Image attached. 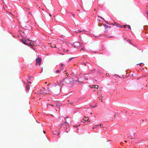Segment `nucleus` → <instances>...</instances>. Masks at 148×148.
<instances>
[{"instance_id": "f257e3e1", "label": "nucleus", "mask_w": 148, "mask_h": 148, "mask_svg": "<svg viewBox=\"0 0 148 148\" xmlns=\"http://www.w3.org/2000/svg\"><path fill=\"white\" fill-rule=\"evenodd\" d=\"M62 82H60L59 83V85L58 86L57 85H55V87L54 89H53L52 92H53L54 95H58L60 93V84Z\"/></svg>"}, {"instance_id": "f03ea898", "label": "nucleus", "mask_w": 148, "mask_h": 148, "mask_svg": "<svg viewBox=\"0 0 148 148\" xmlns=\"http://www.w3.org/2000/svg\"><path fill=\"white\" fill-rule=\"evenodd\" d=\"M53 89V86L52 85L47 86V94L52 95Z\"/></svg>"}, {"instance_id": "7ed1b4c3", "label": "nucleus", "mask_w": 148, "mask_h": 148, "mask_svg": "<svg viewBox=\"0 0 148 148\" xmlns=\"http://www.w3.org/2000/svg\"><path fill=\"white\" fill-rule=\"evenodd\" d=\"M82 43H80L79 42H76L73 43V46L75 48L79 47L82 46Z\"/></svg>"}, {"instance_id": "20e7f679", "label": "nucleus", "mask_w": 148, "mask_h": 148, "mask_svg": "<svg viewBox=\"0 0 148 148\" xmlns=\"http://www.w3.org/2000/svg\"><path fill=\"white\" fill-rule=\"evenodd\" d=\"M87 74H85L83 75L82 76L80 77H79L78 78V79H79V80H82V78H84V79H86L87 80L88 79L87 78Z\"/></svg>"}, {"instance_id": "39448f33", "label": "nucleus", "mask_w": 148, "mask_h": 148, "mask_svg": "<svg viewBox=\"0 0 148 148\" xmlns=\"http://www.w3.org/2000/svg\"><path fill=\"white\" fill-rule=\"evenodd\" d=\"M41 62V59L40 58H38L36 59V65H40Z\"/></svg>"}, {"instance_id": "423d86ee", "label": "nucleus", "mask_w": 148, "mask_h": 148, "mask_svg": "<svg viewBox=\"0 0 148 148\" xmlns=\"http://www.w3.org/2000/svg\"><path fill=\"white\" fill-rule=\"evenodd\" d=\"M114 23H112L111 24L112 25H116V26L119 27L121 28H122L123 27V25H120L119 24L117 23H116L114 21Z\"/></svg>"}, {"instance_id": "0eeeda50", "label": "nucleus", "mask_w": 148, "mask_h": 148, "mask_svg": "<svg viewBox=\"0 0 148 148\" xmlns=\"http://www.w3.org/2000/svg\"><path fill=\"white\" fill-rule=\"evenodd\" d=\"M73 81V78H70L69 79L67 80L66 82L67 84H72V81Z\"/></svg>"}, {"instance_id": "6e6552de", "label": "nucleus", "mask_w": 148, "mask_h": 148, "mask_svg": "<svg viewBox=\"0 0 148 148\" xmlns=\"http://www.w3.org/2000/svg\"><path fill=\"white\" fill-rule=\"evenodd\" d=\"M79 79L78 80H74L73 79V81H72V84H74L75 83L77 82H81L82 83H83V82H81L80 81H79Z\"/></svg>"}, {"instance_id": "1a4fd4ad", "label": "nucleus", "mask_w": 148, "mask_h": 148, "mask_svg": "<svg viewBox=\"0 0 148 148\" xmlns=\"http://www.w3.org/2000/svg\"><path fill=\"white\" fill-rule=\"evenodd\" d=\"M22 41V42L25 44V45H28L29 44V43H27L26 42L27 41V40H25L24 39H22L21 40Z\"/></svg>"}, {"instance_id": "9d476101", "label": "nucleus", "mask_w": 148, "mask_h": 148, "mask_svg": "<svg viewBox=\"0 0 148 148\" xmlns=\"http://www.w3.org/2000/svg\"><path fill=\"white\" fill-rule=\"evenodd\" d=\"M99 86L97 85H93L92 86H91V88H98Z\"/></svg>"}, {"instance_id": "9b49d317", "label": "nucleus", "mask_w": 148, "mask_h": 148, "mask_svg": "<svg viewBox=\"0 0 148 148\" xmlns=\"http://www.w3.org/2000/svg\"><path fill=\"white\" fill-rule=\"evenodd\" d=\"M29 44L28 45V46H33L34 45V43H33V42H31L29 43Z\"/></svg>"}, {"instance_id": "f8f14e48", "label": "nucleus", "mask_w": 148, "mask_h": 148, "mask_svg": "<svg viewBox=\"0 0 148 148\" xmlns=\"http://www.w3.org/2000/svg\"><path fill=\"white\" fill-rule=\"evenodd\" d=\"M30 87L29 85V84H27L26 87V90H29V89Z\"/></svg>"}, {"instance_id": "ddd939ff", "label": "nucleus", "mask_w": 148, "mask_h": 148, "mask_svg": "<svg viewBox=\"0 0 148 148\" xmlns=\"http://www.w3.org/2000/svg\"><path fill=\"white\" fill-rule=\"evenodd\" d=\"M86 121V119H85V118H84V116L83 119L81 120V121L83 122H85Z\"/></svg>"}, {"instance_id": "4468645a", "label": "nucleus", "mask_w": 148, "mask_h": 148, "mask_svg": "<svg viewBox=\"0 0 148 148\" xmlns=\"http://www.w3.org/2000/svg\"><path fill=\"white\" fill-rule=\"evenodd\" d=\"M78 32H77L76 31H75V32L76 33H77L78 32H85V30H83L82 31L78 30Z\"/></svg>"}, {"instance_id": "2eb2a0df", "label": "nucleus", "mask_w": 148, "mask_h": 148, "mask_svg": "<svg viewBox=\"0 0 148 148\" xmlns=\"http://www.w3.org/2000/svg\"><path fill=\"white\" fill-rule=\"evenodd\" d=\"M50 45H51L50 46L51 47H52V48L56 47V45H55L53 44H50Z\"/></svg>"}, {"instance_id": "dca6fc26", "label": "nucleus", "mask_w": 148, "mask_h": 148, "mask_svg": "<svg viewBox=\"0 0 148 148\" xmlns=\"http://www.w3.org/2000/svg\"><path fill=\"white\" fill-rule=\"evenodd\" d=\"M84 118H85V119H86V121L88 122H90V121L89 120L88 118V117H86L85 116H84Z\"/></svg>"}, {"instance_id": "f3484780", "label": "nucleus", "mask_w": 148, "mask_h": 148, "mask_svg": "<svg viewBox=\"0 0 148 148\" xmlns=\"http://www.w3.org/2000/svg\"><path fill=\"white\" fill-rule=\"evenodd\" d=\"M101 97V102H103V99L102 98L103 97L101 96L100 97H99V99H100Z\"/></svg>"}, {"instance_id": "a211bd4d", "label": "nucleus", "mask_w": 148, "mask_h": 148, "mask_svg": "<svg viewBox=\"0 0 148 148\" xmlns=\"http://www.w3.org/2000/svg\"><path fill=\"white\" fill-rule=\"evenodd\" d=\"M105 28L106 29L107 28H111V27L110 26H108L107 25H105Z\"/></svg>"}, {"instance_id": "6ab92c4d", "label": "nucleus", "mask_w": 148, "mask_h": 148, "mask_svg": "<svg viewBox=\"0 0 148 148\" xmlns=\"http://www.w3.org/2000/svg\"><path fill=\"white\" fill-rule=\"evenodd\" d=\"M48 84L47 85V86H49L50 85H51L50 83L48 82Z\"/></svg>"}, {"instance_id": "aec40b11", "label": "nucleus", "mask_w": 148, "mask_h": 148, "mask_svg": "<svg viewBox=\"0 0 148 148\" xmlns=\"http://www.w3.org/2000/svg\"><path fill=\"white\" fill-rule=\"evenodd\" d=\"M60 72V71L59 70H57V71H56V73H59Z\"/></svg>"}, {"instance_id": "412c9836", "label": "nucleus", "mask_w": 148, "mask_h": 148, "mask_svg": "<svg viewBox=\"0 0 148 148\" xmlns=\"http://www.w3.org/2000/svg\"><path fill=\"white\" fill-rule=\"evenodd\" d=\"M100 126L101 128H103V125L101 124H100Z\"/></svg>"}, {"instance_id": "4be33fe9", "label": "nucleus", "mask_w": 148, "mask_h": 148, "mask_svg": "<svg viewBox=\"0 0 148 148\" xmlns=\"http://www.w3.org/2000/svg\"><path fill=\"white\" fill-rule=\"evenodd\" d=\"M127 27H128V28L129 29H131V27L129 25H127Z\"/></svg>"}, {"instance_id": "5701e85b", "label": "nucleus", "mask_w": 148, "mask_h": 148, "mask_svg": "<svg viewBox=\"0 0 148 148\" xmlns=\"http://www.w3.org/2000/svg\"><path fill=\"white\" fill-rule=\"evenodd\" d=\"M64 124L65 125H68L69 124V123H67L66 122H65V123H64Z\"/></svg>"}, {"instance_id": "b1692460", "label": "nucleus", "mask_w": 148, "mask_h": 148, "mask_svg": "<svg viewBox=\"0 0 148 148\" xmlns=\"http://www.w3.org/2000/svg\"><path fill=\"white\" fill-rule=\"evenodd\" d=\"M72 58H69V59L68 62H69V61H71L72 60Z\"/></svg>"}, {"instance_id": "393cba45", "label": "nucleus", "mask_w": 148, "mask_h": 148, "mask_svg": "<svg viewBox=\"0 0 148 148\" xmlns=\"http://www.w3.org/2000/svg\"><path fill=\"white\" fill-rule=\"evenodd\" d=\"M60 66L61 67H63L64 66V64H60Z\"/></svg>"}, {"instance_id": "a878e982", "label": "nucleus", "mask_w": 148, "mask_h": 148, "mask_svg": "<svg viewBox=\"0 0 148 148\" xmlns=\"http://www.w3.org/2000/svg\"><path fill=\"white\" fill-rule=\"evenodd\" d=\"M70 104H71V105L73 106L74 105V104H73V103H72H72H71H71H70Z\"/></svg>"}, {"instance_id": "bb28decb", "label": "nucleus", "mask_w": 148, "mask_h": 148, "mask_svg": "<svg viewBox=\"0 0 148 148\" xmlns=\"http://www.w3.org/2000/svg\"><path fill=\"white\" fill-rule=\"evenodd\" d=\"M145 27L144 26V28H147L148 27L147 25H145Z\"/></svg>"}, {"instance_id": "cd10ccee", "label": "nucleus", "mask_w": 148, "mask_h": 148, "mask_svg": "<svg viewBox=\"0 0 148 148\" xmlns=\"http://www.w3.org/2000/svg\"><path fill=\"white\" fill-rule=\"evenodd\" d=\"M66 75L67 76H68L69 75V73H66Z\"/></svg>"}, {"instance_id": "c85d7f7f", "label": "nucleus", "mask_w": 148, "mask_h": 148, "mask_svg": "<svg viewBox=\"0 0 148 148\" xmlns=\"http://www.w3.org/2000/svg\"><path fill=\"white\" fill-rule=\"evenodd\" d=\"M127 26V25H123V27H124V28H125Z\"/></svg>"}, {"instance_id": "c756f323", "label": "nucleus", "mask_w": 148, "mask_h": 148, "mask_svg": "<svg viewBox=\"0 0 148 148\" xmlns=\"http://www.w3.org/2000/svg\"><path fill=\"white\" fill-rule=\"evenodd\" d=\"M106 75L107 76H109V74L108 73H106Z\"/></svg>"}, {"instance_id": "7c9ffc66", "label": "nucleus", "mask_w": 148, "mask_h": 148, "mask_svg": "<svg viewBox=\"0 0 148 148\" xmlns=\"http://www.w3.org/2000/svg\"><path fill=\"white\" fill-rule=\"evenodd\" d=\"M74 127H78V125H74Z\"/></svg>"}, {"instance_id": "2f4dec72", "label": "nucleus", "mask_w": 148, "mask_h": 148, "mask_svg": "<svg viewBox=\"0 0 148 148\" xmlns=\"http://www.w3.org/2000/svg\"><path fill=\"white\" fill-rule=\"evenodd\" d=\"M28 41H31V40H31V39H30V38H28Z\"/></svg>"}, {"instance_id": "473e14b6", "label": "nucleus", "mask_w": 148, "mask_h": 148, "mask_svg": "<svg viewBox=\"0 0 148 148\" xmlns=\"http://www.w3.org/2000/svg\"><path fill=\"white\" fill-rule=\"evenodd\" d=\"M141 64V63L138 64H137V65H139L140 66Z\"/></svg>"}, {"instance_id": "72a5a7b5", "label": "nucleus", "mask_w": 148, "mask_h": 148, "mask_svg": "<svg viewBox=\"0 0 148 148\" xmlns=\"http://www.w3.org/2000/svg\"><path fill=\"white\" fill-rule=\"evenodd\" d=\"M71 14H72V15L74 17V16H75V15H74V14H73V13H71Z\"/></svg>"}, {"instance_id": "f704fd0d", "label": "nucleus", "mask_w": 148, "mask_h": 148, "mask_svg": "<svg viewBox=\"0 0 148 148\" xmlns=\"http://www.w3.org/2000/svg\"><path fill=\"white\" fill-rule=\"evenodd\" d=\"M97 106H92V107L93 108H95V107H96Z\"/></svg>"}, {"instance_id": "c9c22d12", "label": "nucleus", "mask_w": 148, "mask_h": 148, "mask_svg": "<svg viewBox=\"0 0 148 148\" xmlns=\"http://www.w3.org/2000/svg\"><path fill=\"white\" fill-rule=\"evenodd\" d=\"M58 49L59 50H61V47H59Z\"/></svg>"}, {"instance_id": "e433bc0d", "label": "nucleus", "mask_w": 148, "mask_h": 148, "mask_svg": "<svg viewBox=\"0 0 148 148\" xmlns=\"http://www.w3.org/2000/svg\"><path fill=\"white\" fill-rule=\"evenodd\" d=\"M51 106L52 105H50V104H47V107H48V106Z\"/></svg>"}, {"instance_id": "4c0bfd02", "label": "nucleus", "mask_w": 148, "mask_h": 148, "mask_svg": "<svg viewBox=\"0 0 148 148\" xmlns=\"http://www.w3.org/2000/svg\"><path fill=\"white\" fill-rule=\"evenodd\" d=\"M28 14H29L30 15H32V14H31V13H30V12H29L28 13Z\"/></svg>"}, {"instance_id": "58836bf2", "label": "nucleus", "mask_w": 148, "mask_h": 148, "mask_svg": "<svg viewBox=\"0 0 148 148\" xmlns=\"http://www.w3.org/2000/svg\"><path fill=\"white\" fill-rule=\"evenodd\" d=\"M105 32L106 33H107L108 32V30H106V31H105Z\"/></svg>"}, {"instance_id": "ea45409f", "label": "nucleus", "mask_w": 148, "mask_h": 148, "mask_svg": "<svg viewBox=\"0 0 148 148\" xmlns=\"http://www.w3.org/2000/svg\"><path fill=\"white\" fill-rule=\"evenodd\" d=\"M49 14L50 17H51V14Z\"/></svg>"}, {"instance_id": "a19ab883", "label": "nucleus", "mask_w": 148, "mask_h": 148, "mask_svg": "<svg viewBox=\"0 0 148 148\" xmlns=\"http://www.w3.org/2000/svg\"><path fill=\"white\" fill-rule=\"evenodd\" d=\"M29 83V84H31V82H28V81H27Z\"/></svg>"}, {"instance_id": "79ce46f5", "label": "nucleus", "mask_w": 148, "mask_h": 148, "mask_svg": "<svg viewBox=\"0 0 148 148\" xmlns=\"http://www.w3.org/2000/svg\"><path fill=\"white\" fill-rule=\"evenodd\" d=\"M43 132H44V134H45L46 133V132L45 131H43Z\"/></svg>"}, {"instance_id": "37998d69", "label": "nucleus", "mask_w": 148, "mask_h": 148, "mask_svg": "<svg viewBox=\"0 0 148 148\" xmlns=\"http://www.w3.org/2000/svg\"><path fill=\"white\" fill-rule=\"evenodd\" d=\"M66 79V78H65L64 79H63V80L62 81H64V80L65 79Z\"/></svg>"}, {"instance_id": "c03bdc74", "label": "nucleus", "mask_w": 148, "mask_h": 148, "mask_svg": "<svg viewBox=\"0 0 148 148\" xmlns=\"http://www.w3.org/2000/svg\"><path fill=\"white\" fill-rule=\"evenodd\" d=\"M147 16H148V12H147Z\"/></svg>"}, {"instance_id": "a18cd8bd", "label": "nucleus", "mask_w": 148, "mask_h": 148, "mask_svg": "<svg viewBox=\"0 0 148 148\" xmlns=\"http://www.w3.org/2000/svg\"><path fill=\"white\" fill-rule=\"evenodd\" d=\"M63 51H65V49H63Z\"/></svg>"}, {"instance_id": "49530a36", "label": "nucleus", "mask_w": 148, "mask_h": 148, "mask_svg": "<svg viewBox=\"0 0 148 148\" xmlns=\"http://www.w3.org/2000/svg\"><path fill=\"white\" fill-rule=\"evenodd\" d=\"M124 142H126H126H127V141H126V140L125 141H124Z\"/></svg>"}, {"instance_id": "de8ad7c7", "label": "nucleus", "mask_w": 148, "mask_h": 148, "mask_svg": "<svg viewBox=\"0 0 148 148\" xmlns=\"http://www.w3.org/2000/svg\"><path fill=\"white\" fill-rule=\"evenodd\" d=\"M83 64H84V65H86V64H85V63H83Z\"/></svg>"}, {"instance_id": "09e8293b", "label": "nucleus", "mask_w": 148, "mask_h": 148, "mask_svg": "<svg viewBox=\"0 0 148 148\" xmlns=\"http://www.w3.org/2000/svg\"><path fill=\"white\" fill-rule=\"evenodd\" d=\"M68 101L69 103V100H68Z\"/></svg>"}, {"instance_id": "8fccbe9b", "label": "nucleus", "mask_w": 148, "mask_h": 148, "mask_svg": "<svg viewBox=\"0 0 148 148\" xmlns=\"http://www.w3.org/2000/svg\"><path fill=\"white\" fill-rule=\"evenodd\" d=\"M82 50H83V48H82V49H81V50H82Z\"/></svg>"}, {"instance_id": "3c124183", "label": "nucleus", "mask_w": 148, "mask_h": 148, "mask_svg": "<svg viewBox=\"0 0 148 148\" xmlns=\"http://www.w3.org/2000/svg\"><path fill=\"white\" fill-rule=\"evenodd\" d=\"M133 139V138H130V139Z\"/></svg>"}, {"instance_id": "603ef678", "label": "nucleus", "mask_w": 148, "mask_h": 148, "mask_svg": "<svg viewBox=\"0 0 148 148\" xmlns=\"http://www.w3.org/2000/svg\"><path fill=\"white\" fill-rule=\"evenodd\" d=\"M92 114V113H90V114Z\"/></svg>"}, {"instance_id": "864d4df0", "label": "nucleus", "mask_w": 148, "mask_h": 148, "mask_svg": "<svg viewBox=\"0 0 148 148\" xmlns=\"http://www.w3.org/2000/svg\"><path fill=\"white\" fill-rule=\"evenodd\" d=\"M23 33H24V32H23Z\"/></svg>"}, {"instance_id": "5fc2aeb1", "label": "nucleus", "mask_w": 148, "mask_h": 148, "mask_svg": "<svg viewBox=\"0 0 148 148\" xmlns=\"http://www.w3.org/2000/svg\"><path fill=\"white\" fill-rule=\"evenodd\" d=\"M68 51V50H66V51Z\"/></svg>"}, {"instance_id": "6e6d98bb", "label": "nucleus", "mask_w": 148, "mask_h": 148, "mask_svg": "<svg viewBox=\"0 0 148 148\" xmlns=\"http://www.w3.org/2000/svg\"><path fill=\"white\" fill-rule=\"evenodd\" d=\"M78 11H79V10H78Z\"/></svg>"}]
</instances>
